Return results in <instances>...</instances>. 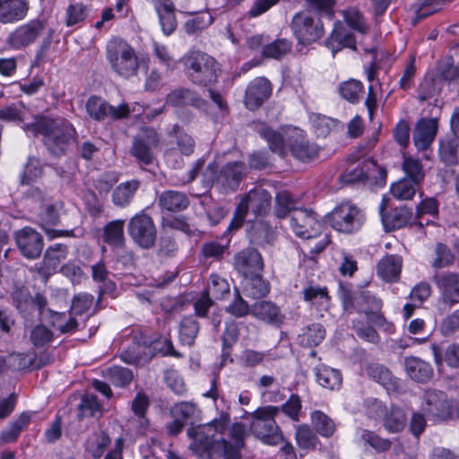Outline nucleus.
<instances>
[{
	"mask_svg": "<svg viewBox=\"0 0 459 459\" xmlns=\"http://www.w3.org/2000/svg\"><path fill=\"white\" fill-rule=\"evenodd\" d=\"M204 395L213 400L219 417L187 429V436L192 439L190 450L203 459H240L246 429L240 422L230 426V403L219 395L216 378L212 379L210 390Z\"/></svg>",
	"mask_w": 459,
	"mask_h": 459,
	"instance_id": "f257e3e1",
	"label": "nucleus"
},
{
	"mask_svg": "<svg viewBox=\"0 0 459 459\" xmlns=\"http://www.w3.org/2000/svg\"><path fill=\"white\" fill-rule=\"evenodd\" d=\"M257 132L268 143L271 151L281 157L290 152L296 159L309 161L318 154V146L310 143L301 129L286 127L278 132L262 124Z\"/></svg>",
	"mask_w": 459,
	"mask_h": 459,
	"instance_id": "f03ea898",
	"label": "nucleus"
},
{
	"mask_svg": "<svg viewBox=\"0 0 459 459\" xmlns=\"http://www.w3.org/2000/svg\"><path fill=\"white\" fill-rule=\"evenodd\" d=\"M22 128L30 136L42 135L45 144L54 155L64 153L66 145L75 135V130L70 122L46 116L35 117L32 122L24 123Z\"/></svg>",
	"mask_w": 459,
	"mask_h": 459,
	"instance_id": "7ed1b4c3",
	"label": "nucleus"
},
{
	"mask_svg": "<svg viewBox=\"0 0 459 459\" xmlns=\"http://www.w3.org/2000/svg\"><path fill=\"white\" fill-rule=\"evenodd\" d=\"M106 57L114 73L129 79L137 74L139 59L134 48L119 38L110 39L106 47Z\"/></svg>",
	"mask_w": 459,
	"mask_h": 459,
	"instance_id": "20e7f679",
	"label": "nucleus"
},
{
	"mask_svg": "<svg viewBox=\"0 0 459 459\" xmlns=\"http://www.w3.org/2000/svg\"><path fill=\"white\" fill-rule=\"evenodd\" d=\"M280 408L273 405H266L257 408L249 414L252 419L250 422L251 432L263 443L274 446L280 443L283 437L275 421Z\"/></svg>",
	"mask_w": 459,
	"mask_h": 459,
	"instance_id": "39448f33",
	"label": "nucleus"
},
{
	"mask_svg": "<svg viewBox=\"0 0 459 459\" xmlns=\"http://www.w3.org/2000/svg\"><path fill=\"white\" fill-rule=\"evenodd\" d=\"M190 80L196 84L207 85L216 81V60L201 51H189L180 59Z\"/></svg>",
	"mask_w": 459,
	"mask_h": 459,
	"instance_id": "423d86ee",
	"label": "nucleus"
},
{
	"mask_svg": "<svg viewBox=\"0 0 459 459\" xmlns=\"http://www.w3.org/2000/svg\"><path fill=\"white\" fill-rule=\"evenodd\" d=\"M270 204L271 195L265 189L256 187L250 190L242 197L236 209L234 218L227 230L231 231L239 229L249 213L253 214L254 218L265 214Z\"/></svg>",
	"mask_w": 459,
	"mask_h": 459,
	"instance_id": "0eeeda50",
	"label": "nucleus"
},
{
	"mask_svg": "<svg viewBox=\"0 0 459 459\" xmlns=\"http://www.w3.org/2000/svg\"><path fill=\"white\" fill-rule=\"evenodd\" d=\"M217 164L211 163L207 167L204 178L206 186H216L222 191L235 190L244 175L247 167L241 161L229 162L219 172Z\"/></svg>",
	"mask_w": 459,
	"mask_h": 459,
	"instance_id": "6e6552de",
	"label": "nucleus"
},
{
	"mask_svg": "<svg viewBox=\"0 0 459 459\" xmlns=\"http://www.w3.org/2000/svg\"><path fill=\"white\" fill-rule=\"evenodd\" d=\"M327 218L333 229L346 234L359 230L366 219L363 211L349 201L336 205Z\"/></svg>",
	"mask_w": 459,
	"mask_h": 459,
	"instance_id": "1a4fd4ad",
	"label": "nucleus"
},
{
	"mask_svg": "<svg viewBox=\"0 0 459 459\" xmlns=\"http://www.w3.org/2000/svg\"><path fill=\"white\" fill-rule=\"evenodd\" d=\"M291 30L299 44L307 45L319 39L324 35V26L319 19H316L308 11L294 15Z\"/></svg>",
	"mask_w": 459,
	"mask_h": 459,
	"instance_id": "9d476101",
	"label": "nucleus"
},
{
	"mask_svg": "<svg viewBox=\"0 0 459 459\" xmlns=\"http://www.w3.org/2000/svg\"><path fill=\"white\" fill-rule=\"evenodd\" d=\"M86 110L91 118L100 121L108 117L113 119L124 118L131 112H140L143 110V107L139 103H134L132 108L126 103L114 107L99 97L91 96L87 100Z\"/></svg>",
	"mask_w": 459,
	"mask_h": 459,
	"instance_id": "9b49d317",
	"label": "nucleus"
},
{
	"mask_svg": "<svg viewBox=\"0 0 459 459\" xmlns=\"http://www.w3.org/2000/svg\"><path fill=\"white\" fill-rule=\"evenodd\" d=\"M288 219L290 230L298 238L309 239L321 233L322 225L311 210L295 209Z\"/></svg>",
	"mask_w": 459,
	"mask_h": 459,
	"instance_id": "f8f14e48",
	"label": "nucleus"
},
{
	"mask_svg": "<svg viewBox=\"0 0 459 459\" xmlns=\"http://www.w3.org/2000/svg\"><path fill=\"white\" fill-rule=\"evenodd\" d=\"M128 233L143 248L152 247L156 239V228L152 219L144 212L135 214L128 223Z\"/></svg>",
	"mask_w": 459,
	"mask_h": 459,
	"instance_id": "ddd939ff",
	"label": "nucleus"
},
{
	"mask_svg": "<svg viewBox=\"0 0 459 459\" xmlns=\"http://www.w3.org/2000/svg\"><path fill=\"white\" fill-rule=\"evenodd\" d=\"M378 176L380 180H385L386 172L380 168L374 160L364 159L353 163L346 171L341 175L340 180L343 184H353L365 179H376Z\"/></svg>",
	"mask_w": 459,
	"mask_h": 459,
	"instance_id": "4468645a",
	"label": "nucleus"
},
{
	"mask_svg": "<svg viewBox=\"0 0 459 459\" xmlns=\"http://www.w3.org/2000/svg\"><path fill=\"white\" fill-rule=\"evenodd\" d=\"M92 304V296L87 293L76 295L72 301L70 317L65 320V315H58V318L55 323V326L61 333H70L78 326L76 319L73 316L82 315L90 309Z\"/></svg>",
	"mask_w": 459,
	"mask_h": 459,
	"instance_id": "2eb2a0df",
	"label": "nucleus"
},
{
	"mask_svg": "<svg viewBox=\"0 0 459 459\" xmlns=\"http://www.w3.org/2000/svg\"><path fill=\"white\" fill-rule=\"evenodd\" d=\"M16 244L22 254L29 258L39 257L43 249V239L40 234L30 227H25L15 232Z\"/></svg>",
	"mask_w": 459,
	"mask_h": 459,
	"instance_id": "dca6fc26",
	"label": "nucleus"
},
{
	"mask_svg": "<svg viewBox=\"0 0 459 459\" xmlns=\"http://www.w3.org/2000/svg\"><path fill=\"white\" fill-rule=\"evenodd\" d=\"M63 208L62 203L41 204V211L39 213L38 222L45 230L49 238L70 236L69 230H56L52 227L59 221L60 211Z\"/></svg>",
	"mask_w": 459,
	"mask_h": 459,
	"instance_id": "f3484780",
	"label": "nucleus"
},
{
	"mask_svg": "<svg viewBox=\"0 0 459 459\" xmlns=\"http://www.w3.org/2000/svg\"><path fill=\"white\" fill-rule=\"evenodd\" d=\"M159 138L153 129H146L134 139L133 155L141 162L150 164L153 160V150L158 146Z\"/></svg>",
	"mask_w": 459,
	"mask_h": 459,
	"instance_id": "a211bd4d",
	"label": "nucleus"
},
{
	"mask_svg": "<svg viewBox=\"0 0 459 459\" xmlns=\"http://www.w3.org/2000/svg\"><path fill=\"white\" fill-rule=\"evenodd\" d=\"M271 93V82L264 77L255 78L246 90L245 105L248 109L255 110L270 97Z\"/></svg>",
	"mask_w": 459,
	"mask_h": 459,
	"instance_id": "6ab92c4d",
	"label": "nucleus"
},
{
	"mask_svg": "<svg viewBox=\"0 0 459 459\" xmlns=\"http://www.w3.org/2000/svg\"><path fill=\"white\" fill-rule=\"evenodd\" d=\"M234 264L236 269L246 277L258 274L264 268L260 253L253 247L238 252L235 255Z\"/></svg>",
	"mask_w": 459,
	"mask_h": 459,
	"instance_id": "aec40b11",
	"label": "nucleus"
},
{
	"mask_svg": "<svg viewBox=\"0 0 459 459\" xmlns=\"http://www.w3.org/2000/svg\"><path fill=\"white\" fill-rule=\"evenodd\" d=\"M438 122L436 117L420 119L414 128L413 143L418 151H426L433 143L437 133Z\"/></svg>",
	"mask_w": 459,
	"mask_h": 459,
	"instance_id": "412c9836",
	"label": "nucleus"
},
{
	"mask_svg": "<svg viewBox=\"0 0 459 459\" xmlns=\"http://www.w3.org/2000/svg\"><path fill=\"white\" fill-rule=\"evenodd\" d=\"M422 411L429 417L444 419L449 411L446 395L437 390H428L423 395Z\"/></svg>",
	"mask_w": 459,
	"mask_h": 459,
	"instance_id": "4be33fe9",
	"label": "nucleus"
},
{
	"mask_svg": "<svg viewBox=\"0 0 459 459\" xmlns=\"http://www.w3.org/2000/svg\"><path fill=\"white\" fill-rule=\"evenodd\" d=\"M304 300L311 309H315L320 316L330 307V296L326 287L310 284L303 289Z\"/></svg>",
	"mask_w": 459,
	"mask_h": 459,
	"instance_id": "5701e85b",
	"label": "nucleus"
},
{
	"mask_svg": "<svg viewBox=\"0 0 459 459\" xmlns=\"http://www.w3.org/2000/svg\"><path fill=\"white\" fill-rule=\"evenodd\" d=\"M41 28L40 22L37 21L22 25L9 36L8 42L14 49L22 48L36 39Z\"/></svg>",
	"mask_w": 459,
	"mask_h": 459,
	"instance_id": "b1692460",
	"label": "nucleus"
},
{
	"mask_svg": "<svg viewBox=\"0 0 459 459\" xmlns=\"http://www.w3.org/2000/svg\"><path fill=\"white\" fill-rule=\"evenodd\" d=\"M437 285L446 303L455 304L459 302V274L446 273L436 275Z\"/></svg>",
	"mask_w": 459,
	"mask_h": 459,
	"instance_id": "393cba45",
	"label": "nucleus"
},
{
	"mask_svg": "<svg viewBox=\"0 0 459 459\" xmlns=\"http://www.w3.org/2000/svg\"><path fill=\"white\" fill-rule=\"evenodd\" d=\"M326 46L332 50L333 56L343 48L355 49L356 41L353 35L347 30L341 22H336L330 37L325 42Z\"/></svg>",
	"mask_w": 459,
	"mask_h": 459,
	"instance_id": "a878e982",
	"label": "nucleus"
},
{
	"mask_svg": "<svg viewBox=\"0 0 459 459\" xmlns=\"http://www.w3.org/2000/svg\"><path fill=\"white\" fill-rule=\"evenodd\" d=\"M28 9V0H3L0 6V22H19L26 16Z\"/></svg>",
	"mask_w": 459,
	"mask_h": 459,
	"instance_id": "bb28decb",
	"label": "nucleus"
},
{
	"mask_svg": "<svg viewBox=\"0 0 459 459\" xmlns=\"http://www.w3.org/2000/svg\"><path fill=\"white\" fill-rule=\"evenodd\" d=\"M251 314L268 324L280 325L284 320V315L278 306L271 301L262 300L254 304Z\"/></svg>",
	"mask_w": 459,
	"mask_h": 459,
	"instance_id": "cd10ccee",
	"label": "nucleus"
},
{
	"mask_svg": "<svg viewBox=\"0 0 459 459\" xmlns=\"http://www.w3.org/2000/svg\"><path fill=\"white\" fill-rule=\"evenodd\" d=\"M67 247L62 244H55L49 247L44 255L43 265L39 273L45 276L55 273L60 264L66 258Z\"/></svg>",
	"mask_w": 459,
	"mask_h": 459,
	"instance_id": "c85d7f7f",
	"label": "nucleus"
},
{
	"mask_svg": "<svg viewBox=\"0 0 459 459\" xmlns=\"http://www.w3.org/2000/svg\"><path fill=\"white\" fill-rule=\"evenodd\" d=\"M402 264L403 260L400 255H385L377 264V275L385 281H396L400 277Z\"/></svg>",
	"mask_w": 459,
	"mask_h": 459,
	"instance_id": "c756f323",
	"label": "nucleus"
},
{
	"mask_svg": "<svg viewBox=\"0 0 459 459\" xmlns=\"http://www.w3.org/2000/svg\"><path fill=\"white\" fill-rule=\"evenodd\" d=\"M404 366L408 376L415 381L427 382L433 376L431 365L417 357L406 358Z\"/></svg>",
	"mask_w": 459,
	"mask_h": 459,
	"instance_id": "7c9ffc66",
	"label": "nucleus"
},
{
	"mask_svg": "<svg viewBox=\"0 0 459 459\" xmlns=\"http://www.w3.org/2000/svg\"><path fill=\"white\" fill-rule=\"evenodd\" d=\"M316 382L323 387L336 390L342 385V376L340 370L326 365H319L315 368Z\"/></svg>",
	"mask_w": 459,
	"mask_h": 459,
	"instance_id": "2f4dec72",
	"label": "nucleus"
},
{
	"mask_svg": "<svg viewBox=\"0 0 459 459\" xmlns=\"http://www.w3.org/2000/svg\"><path fill=\"white\" fill-rule=\"evenodd\" d=\"M166 104L175 108L192 105L201 108L204 105V101L189 90L177 89L168 94Z\"/></svg>",
	"mask_w": 459,
	"mask_h": 459,
	"instance_id": "473e14b6",
	"label": "nucleus"
},
{
	"mask_svg": "<svg viewBox=\"0 0 459 459\" xmlns=\"http://www.w3.org/2000/svg\"><path fill=\"white\" fill-rule=\"evenodd\" d=\"M138 188L139 182L136 180L119 184L112 193L113 204L118 207L127 206L132 202Z\"/></svg>",
	"mask_w": 459,
	"mask_h": 459,
	"instance_id": "72a5a7b5",
	"label": "nucleus"
},
{
	"mask_svg": "<svg viewBox=\"0 0 459 459\" xmlns=\"http://www.w3.org/2000/svg\"><path fill=\"white\" fill-rule=\"evenodd\" d=\"M91 276L93 281L100 284V294L113 295L115 293L116 284L110 279L111 273L102 261L91 266Z\"/></svg>",
	"mask_w": 459,
	"mask_h": 459,
	"instance_id": "f704fd0d",
	"label": "nucleus"
},
{
	"mask_svg": "<svg viewBox=\"0 0 459 459\" xmlns=\"http://www.w3.org/2000/svg\"><path fill=\"white\" fill-rule=\"evenodd\" d=\"M159 204L161 208L167 211L177 212L186 209L189 201L184 193L169 190L160 195Z\"/></svg>",
	"mask_w": 459,
	"mask_h": 459,
	"instance_id": "c9c22d12",
	"label": "nucleus"
},
{
	"mask_svg": "<svg viewBox=\"0 0 459 459\" xmlns=\"http://www.w3.org/2000/svg\"><path fill=\"white\" fill-rule=\"evenodd\" d=\"M124 225L125 221L123 220L108 222L104 228V241L114 248L123 247L125 244Z\"/></svg>",
	"mask_w": 459,
	"mask_h": 459,
	"instance_id": "e433bc0d",
	"label": "nucleus"
},
{
	"mask_svg": "<svg viewBox=\"0 0 459 459\" xmlns=\"http://www.w3.org/2000/svg\"><path fill=\"white\" fill-rule=\"evenodd\" d=\"M111 444V438L105 432L93 433L87 440L86 450L94 459L101 458Z\"/></svg>",
	"mask_w": 459,
	"mask_h": 459,
	"instance_id": "4c0bfd02",
	"label": "nucleus"
},
{
	"mask_svg": "<svg viewBox=\"0 0 459 459\" xmlns=\"http://www.w3.org/2000/svg\"><path fill=\"white\" fill-rule=\"evenodd\" d=\"M439 91L440 88L435 80L425 79L419 86L418 99L420 102H429V104L439 109Z\"/></svg>",
	"mask_w": 459,
	"mask_h": 459,
	"instance_id": "58836bf2",
	"label": "nucleus"
},
{
	"mask_svg": "<svg viewBox=\"0 0 459 459\" xmlns=\"http://www.w3.org/2000/svg\"><path fill=\"white\" fill-rule=\"evenodd\" d=\"M382 419L385 429L393 433L403 430L407 421L404 411L394 406H392L389 411L386 410Z\"/></svg>",
	"mask_w": 459,
	"mask_h": 459,
	"instance_id": "ea45409f",
	"label": "nucleus"
},
{
	"mask_svg": "<svg viewBox=\"0 0 459 459\" xmlns=\"http://www.w3.org/2000/svg\"><path fill=\"white\" fill-rule=\"evenodd\" d=\"M30 412H22L8 428L3 430L1 438L4 443H11L17 439L21 432L29 425L31 420Z\"/></svg>",
	"mask_w": 459,
	"mask_h": 459,
	"instance_id": "a19ab883",
	"label": "nucleus"
},
{
	"mask_svg": "<svg viewBox=\"0 0 459 459\" xmlns=\"http://www.w3.org/2000/svg\"><path fill=\"white\" fill-rule=\"evenodd\" d=\"M325 337V329L320 324L307 326L299 335V342L303 346L312 347L322 342Z\"/></svg>",
	"mask_w": 459,
	"mask_h": 459,
	"instance_id": "79ce46f5",
	"label": "nucleus"
},
{
	"mask_svg": "<svg viewBox=\"0 0 459 459\" xmlns=\"http://www.w3.org/2000/svg\"><path fill=\"white\" fill-rule=\"evenodd\" d=\"M309 121L314 133L319 137L327 136L337 126V120L321 114H311Z\"/></svg>",
	"mask_w": 459,
	"mask_h": 459,
	"instance_id": "37998d69",
	"label": "nucleus"
},
{
	"mask_svg": "<svg viewBox=\"0 0 459 459\" xmlns=\"http://www.w3.org/2000/svg\"><path fill=\"white\" fill-rule=\"evenodd\" d=\"M198 331L199 325L193 316L184 317L179 326V340L181 343L187 346L193 345Z\"/></svg>",
	"mask_w": 459,
	"mask_h": 459,
	"instance_id": "c03bdc74",
	"label": "nucleus"
},
{
	"mask_svg": "<svg viewBox=\"0 0 459 459\" xmlns=\"http://www.w3.org/2000/svg\"><path fill=\"white\" fill-rule=\"evenodd\" d=\"M213 21L214 18L209 12H202L187 20L184 24V28L188 35H194L207 29Z\"/></svg>",
	"mask_w": 459,
	"mask_h": 459,
	"instance_id": "a18cd8bd",
	"label": "nucleus"
},
{
	"mask_svg": "<svg viewBox=\"0 0 459 459\" xmlns=\"http://www.w3.org/2000/svg\"><path fill=\"white\" fill-rule=\"evenodd\" d=\"M200 411L194 403L181 402L176 403L171 408V415L174 419L181 420L185 423L196 419Z\"/></svg>",
	"mask_w": 459,
	"mask_h": 459,
	"instance_id": "49530a36",
	"label": "nucleus"
},
{
	"mask_svg": "<svg viewBox=\"0 0 459 459\" xmlns=\"http://www.w3.org/2000/svg\"><path fill=\"white\" fill-rule=\"evenodd\" d=\"M438 212V204L434 198H426L417 206L416 224L420 227L429 225L430 220H425V215L435 218Z\"/></svg>",
	"mask_w": 459,
	"mask_h": 459,
	"instance_id": "de8ad7c7",
	"label": "nucleus"
},
{
	"mask_svg": "<svg viewBox=\"0 0 459 459\" xmlns=\"http://www.w3.org/2000/svg\"><path fill=\"white\" fill-rule=\"evenodd\" d=\"M364 87L360 81L350 79L339 85V92L341 96L351 103L359 101Z\"/></svg>",
	"mask_w": 459,
	"mask_h": 459,
	"instance_id": "09e8293b",
	"label": "nucleus"
},
{
	"mask_svg": "<svg viewBox=\"0 0 459 459\" xmlns=\"http://www.w3.org/2000/svg\"><path fill=\"white\" fill-rule=\"evenodd\" d=\"M244 290L247 296L258 299L266 296L269 293L270 288L268 282L262 279V277L255 274L247 279Z\"/></svg>",
	"mask_w": 459,
	"mask_h": 459,
	"instance_id": "8fccbe9b",
	"label": "nucleus"
},
{
	"mask_svg": "<svg viewBox=\"0 0 459 459\" xmlns=\"http://www.w3.org/2000/svg\"><path fill=\"white\" fill-rule=\"evenodd\" d=\"M419 183H413L411 179L404 178L391 186V193L396 199L399 200H410L415 193V186Z\"/></svg>",
	"mask_w": 459,
	"mask_h": 459,
	"instance_id": "3c124183",
	"label": "nucleus"
},
{
	"mask_svg": "<svg viewBox=\"0 0 459 459\" xmlns=\"http://www.w3.org/2000/svg\"><path fill=\"white\" fill-rule=\"evenodd\" d=\"M311 420L313 426L321 436L329 437L333 434L335 430L334 423L327 415L322 411H314L311 414Z\"/></svg>",
	"mask_w": 459,
	"mask_h": 459,
	"instance_id": "603ef678",
	"label": "nucleus"
},
{
	"mask_svg": "<svg viewBox=\"0 0 459 459\" xmlns=\"http://www.w3.org/2000/svg\"><path fill=\"white\" fill-rule=\"evenodd\" d=\"M148 406V397L143 394H137L132 403V410L137 417L139 432L144 430L148 426V420L145 418V412Z\"/></svg>",
	"mask_w": 459,
	"mask_h": 459,
	"instance_id": "864d4df0",
	"label": "nucleus"
},
{
	"mask_svg": "<svg viewBox=\"0 0 459 459\" xmlns=\"http://www.w3.org/2000/svg\"><path fill=\"white\" fill-rule=\"evenodd\" d=\"M403 169L408 178L413 183H420L425 176L422 164L420 160L413 157H404Z\"/></svg>",
	"mask_w": 459,
	"mask_h": 459,
	"instance_id": "5fc2aeb1",
	"label": "nucleus"
},
{
	"mask_svg": "<svg viewBox=\"0 0 459 459\" xmlns=\"http://www.w3.org/2000/svg\"><path fill=\"white\" fill-rule=\"evenodd\" d=\"M357 302L360 309L367 315L376 314L382 307V300L368 290L362 291L358 297Z\"/></svg>",
	"mask_w": 459,
	"mask_h": 459,
	"instance_id": "6e6d98bb",
	"label": "nucleus"
},
{
	"mask_svg": "<svg viewBox=\"0 0 459 459\" xmlns=\"http://www.w3.org/2000/svg\"><path fill=\"white\" fill-rule=\"evenodd\" d=\"M206 292L215 299H221L229 294L230 285L225 279L217 274H212Z\"/></svg>",
	"mask_w": 459,
	"mask_h": 459,
	"instance_id": "4d7b16f0",
	"label": "nucleus"
},
{
	"mask_svg": "<svg viewBox=\"0 0 459 459\" xmlns=\"http://www.w3.org/2000/svg\"><path fill=\"white\" fill-rule=\"evenodd\" d=\"M291 49V43L287 39H278L268 44L263 48V56L274 59H280Z\"/></svg>",
	"mask_w": 459,
	"mask_h": 459,
	"instance_id": "13d9d810",
	"label": "nucleus"
},
{
	"mask_svg": "<svg viewBox=\"0 0 459 459\" xmlns=\"http://www.w3.org/2000/svg\"><path fill=\"white\" fill-rule=\"evenodd\" d=\"M296 441L300 448L310 449L316 446L318 439L308 426L301 425L297 428Z\"/></svg>",
	"mask_w": 459,
	"mask_h": 459,
	"instance_id": "bf43d9fd",
	"label": "nucleus"
},
{
	"mask_svg": "<svg viewBox=\"0 0 459 459\" xmlns=\"http://www.w3.org/2000/svg\"><path fill=\"white\" fill-rule=\"evenodd\" d=\"M107 377L114 385L122 387L133 380L134 375L126 368L114 366L108 369Z\"/></svg>",
	"mask_w": 459,
	"mask_h": 459,
	"instance_id": "052dcab7",
	"label": "nucleus"
},
{
	"mask_svg": "<svg viewBox=\"0 0 459 459\" xmlns=\"http://www.w3.org/2000/svg\"><path fill=\"white\" fill-rule=\"evenodd\" d=\"M276 207L275 213L280 219H285L290 217V212L295 210L293 208L294 203L290 195L286 192H279L275 197Z\"/></svg>",
	"mask_w": 459,
	"mask_h": 459,
	"instance_id": "680f3d73",
	"label": "nucleus"
},
{
	"mask_svg": "<svg viewBox=\"0 0 459 459\" xmlns=\"http://www.w3.org/2000/svg\"><path fill=\"white\" fill-rule=\"evenodd\" d=\"M368 375L387 389L394 385L392 373L382 365L369 366Z\"/></svg>",
	"mask_w": 459,
	"mask_h": 459,
	"instance_id": "e2e57ef3",
	"label": "nucleus"
},
{
	"mask_svg": "<svg viewBox=\"0 0 459 459\" xmlns=\"http://www.w3.org/2000/svg\"><path fill=\"white\" fill-rule=\"evenodd\" d=\"M79 410L83 417H95L101 414V406L97 400V396L91 394L82 397Z\"/></svg>",
	"mask_w": 459,
	"mask_h": 459,
	"instance_id": "0e129e2a",
	"label": "nucleus"
},
{
	"mask_svg": "<svg viewBox=\"0 0 459 459\" xmlns=\"http://www.w3.org/2000/svg\"><path fill=\"white\" fill-rule=\"evenodd\" d=\"M343 17L347 24L354 30L366 34L368 26L363 19L362 14L354 8H350L343 12Z\"/></svg>",
	"mask_w": 459,
	"mask_h": 459,
	"instance_id": "69168bd1",
	"label": "nucleus"
},
{
	"mask_svg": "<svg viewBox=\"0 0 459 459\" xmlns=\"http://www.w3.org/2000/svg\"><path fill=\"white\" fill-rule=\"evenodd\" d=\"M152 51L154 57L159 61L160 65L166 66L168 69L175 67V60L169 48L159 42L152 43Z\"/></svg>",
	"mask_w": 459,
	"mask_h": 459,
	"instance_id": "338daca9",
	"label": "nucleus"
},
{
	"mask_svg": "<svg viewBox=\"0 0 459 459\" xmlns=\"http://www.w3.org/2000/svg\"><path fill=\"white\" fill-rule=\"evenodd\" d=\"M407 221V212L403 210H395L389 215H382V222L388 230L401 229Z\"/></svg>",
	"mask_w": 459,
	"mask_h": 459,
	"instance_id": "774afa93",
	"label": "nucleus"
}]
</instances>
